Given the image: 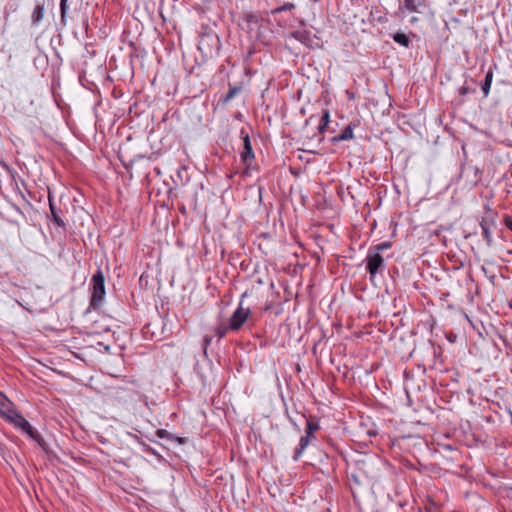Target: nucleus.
Listing matches in <instances>:
<instances>
[{
  "label": "nucleus",
  "instance_id": "nucleus-25",
  "mask_svg": "<svg viewBox=\"0 0 512 512\" xmlns=\"http://www.w3.org/2000/svg\"><path fill=\"white\" fill-rule=\"evenodd\" d=\"M467 92V88L462 89V94H465Z\"/></svg>",
  "mask_w": 512,
  "mask_h": 512
},
{
  "label": "nucleus",
  "instance_id": "nucleus-23",
  "mask_svg": "<svg viewBox=\"0 0 512 512\" xmlns=\"http://www.w3.org/2000/svg\"><path fill=\"white\" fill-rule=\"evenodd\" d=\"M212 341V337L210 336H205L204 339H203V342H204V345L205 347H207ZM206 350V348H204Z\"/></svg>",
  "mask_w": 512,
  "mask_h": 512
},
{
  "label": "nucleus",
  "instance_id": "nucleus-12",
  "mask_svg": "<svg viewBox=\"0 0 512 512\" xmlns=\"http://www.w3.org/2000/svg\"><path fill=\"white\" fill-rule=\"evenodd\" d=\"M423 5V0H404L403 6L410 12H417L418 8Z\"/></svg>",
  "mask_w": 512,
  "mask_h": 512
},
{
  "label": "nucleus",
  "instance_id": "nucleus-4",
  "mask_svg": "<svg viewBox=\"0 0 512 512\" xmlns=\"http://www.w3.org/2000/svg\"><path fill=\"white\" fill-rule=\"evenodd\" d=\"M366 268L371 276H374L384 264V259L380 253L369 252L366 257Z\"/></svg>",
  "mask_w": 512,
  "mask_h": 512
},
{
  "label": "nucleus",
  "instance_id": "nucleus-20",
  "mask_svg": "<svg viewBox=\"0 0 512 512\" xmlns=\"http://www.w3.org/2000/svg\"><path fill=\"white\" fill-rule=\"evenodd\" d=\"M295 8V5L293 3H285L284 5H282L281 7L277 8L275 10V12H283V11H288V10H292Z\"/></svg>",
  "mask_w": 512,
  "mask_h": 512
},
{
  "label": "nucleus",
  "instance_id": "nucleus-6",
  "mask_svg": "<svg viewBox=\"0 0 512 512\" xmlns=\"http://www.w3.org/2000/svg\"><path fill=\"white\" fill-rule=\"evenodd\" d=\"M241 158L246 165L254 159V153L248 135L243 138V151L241 153Z\"/></svg>",
  "mask_w": 512,
  "mask_h": 512
},
{
  "label": "nucleus",
  "instance_id": "nucleus-21",
  "mask_svg": "<svg viewBox=\"0 0 512 512\" xmlns=\"http://www.w3.org/2000/svg\"><path fill=\"white\" fill-rule=\"evenodd\" d=\"M156 435L159 437V438H169L171 439L172 436L164 429H158L157 432H156Z\"/></svg>",
  "mask_w": 512,
  "mask_h": 512
},
{
  "label": "nucleus",
  "instance_id": "nucleus-16",
  "mask_svg": "<svg viewBox=\"0 0 512 512\" xmlns=\"http://www.w3.org/2000/svg\"><path fill=\"white\" fill-rule=\"evenodd\" d=\"M228 331H231V328L229 327V323L227 324H221L216 329V334L219 337V339L223 338Z\"/></svg>",
  "mask_w": 512,
  "mask_h": 512
},
{
  "label": "nucleus",
  "instance_id": "nucleus-3",
  "mask_svg": "<svg viewBox=\"0 0 512 512\" xmlns=\"http://www.w3.org/2000/svg\"><path fill=\"white\" fill-rule=\"evenodd\" d=\"M5 418L13 423L16 427L27 433L31 438L36 439V433L33 431L30 423L18 412L12 409Z\"/></svg>",
  "mask_w": 512,
  "mask_h": 512
},
{
  "label": "nucleus",
  "instance_id": "nucleus-18",
  "mask_svg": "<svg viewBox=\"0 0 512 512\" xmlns=\"http://www.w3.org/2000/svg\"><path fill=\"white\" fill-rule=\"evenodd\" d=\"M318 429V424L313 422H307V427L305 433L310 438L313 436V433Z\"/></svg>",
  "mask_w": 512,
  "mask_h": 512
},
{
  "label": "nucleus",
  "instance_id": "nucleus-14",
  "mask_svg": "<svg viewBox=\"0 0 512 512\" xmlns=\"http://www.w3.org/2000/svg\"><path fill=\"white\" fill-rule=\"evenodd\" d=\"M393 39H394L395 42H397L398 44H400V45H402L404 47H408L409 46L410 40L407 37V35H405L404 33H396L393 36Z\"/></svg>",
  "mask_w": 512,
  "mask_h": 512
},
{
  "label": "nucleus",
  "instance_id": "nucleus-11",
  "mask_svg": "<svg viewBox=\"0 0 512 512\" xmlns=\"http://www.w3.org/2000/svg\"><path fill=\"white\" fill-rule=\"evenodd\" d=\"M492 80H493V71L492 70H489L487 73H486V76H485V79L481 85V89L483 91V94L485 96H488L489 94V91H490V87H491V83H492Z\"/></svg>",
  "mask_w": 512,
  "mask_h": 512
},
{
  "label": "nucleus",
  "instance_id": "nucleus-9",
  "mask_svg": "<svg viewBox=\"0 0 512 512\" xmlns=\"http://www.w3.org/2000/svg\"><path fill=\"white\" fill-rule=\"evenodd\" d=\"M310 437L305 435L300 438L299 447L295 450V454L293 456L294 460L297 461L302 455L305 448L308 446L310 442Z\"/></svg>",
  "mask_w": 512,
  "mask_h": 512
},
{
  "label": "nucleus",
  "instance_id": "nucleus-13",
  "mask_svg": "<svg viewBox=\"0 0 512 512\" xmlns=\"http://www.w3.org/2000/svg\"><path fill=\"white\" fill-rule=\"evenodd\" d=\"M480 226L482 229V236L486 240L487 245L492 246L493 240H492V235H491L488 223L485 221H482Z\"/></svg>",
  "mask_w": 512,
  "mask_h": 512
},
{
  "label": "nucleus",
  "instance_id": "nucleus-24",
  "mask_svg": "<svg viewBox=\"0 0 512 512\" xmlns=\"http://www.w3.org/2000/svg\"><path fill=\"white\" fill-rule=\"evenodd\" d=\"M506 226L510 231H512V219L506 220Z\"/></svg>",
  "mask_w": 512,
  "mask_h": 512
},
{
  "label": "nucleus",
  "instance_id": "nucleus-10",
  "mask_svg": "<svg viewBox=\"0 0 512 512\" xmlns=\"http://www.w3.org/2000/svg\"><path fill=\"white\" fill-rule=\"evenodd\" d=\"M353 128L348 125L346 126L342 131L341 133L334 137V141H345V140H349V139H352L353 138Z\"/></svg>",
  "mask_w": 512,
  "mask_h": 512
},
{
  "label": "nucleus",
  "instance_id": "nucleus-8",
  "mask_svg": "<svg viewBox=\"0 0 512 512\" xmlns=\"http://www.w3.org/2000/svg\"><path fill=\"white\" fill-rule=\"evenodd\" d=\"M12 409L11 401L0 392V415L5 417Z\"/></svg>",
  "mask_w": 512,
  "mask_h": 512
},
{
  "label": "nucleus",
  "instance_id": "nucleus-5",
  "mask_svg": "<svg viewBox=\"0 0 512 512\" xmlns=\"http://www.w3.org/2000/svg\"><path fill=\"white\" fill-rule=\"evenodd\" d=\"M199 49L211 53L213 50L219 49V38L215 34H206L201 36L199 41Z\"/></svg>",
  "mask_w": 512,
  "mask_h": 512
},
{
  "label": "nucleus",
  "instance_id": "nucleus-17",
  "mask_svg": "<svg viewBox=\"0 0 512 512\" xmlns=\"http://www.w3.org/2000/svg\"><path fill=\"white\" fill-rule=\"evenodd\" d=\"M329 112L328 111H324L323 115H322V118H321V122L319 124V130L320 132H323V130L327 127L328 123H329Z\"/></svg>",
  "mask_w": 512,
  "mask_h": 512
},
{
  "label": "nucleus",
  "instance_id": "nucleus-22",
  "mask_svg": "<svg viewBox=\"0 0 512 512\" xmlns=\"http://www.w3.org/2000/svg\"><path fill=\"white\" fill-rule=\"evenodd\" d=\"M67 9V0L60 1L61 17L64 18Z\"/></svg>",
  "mask_w": 512,
  "mask_h": 512
},
{
  "label": "nucleus",
  "instance_id": "nucleus-2",
  "mask_svg": "<svg viewBox=\"0 0 512 512\" xmlns=\"http://www.w3.org/2000/svg\"><path fill=\"white\" fill-rule=\"evenodd\" d=\"M105 295V280L102 271L98 270L92 277V296L90 304L97 307Z\"/></svg>",
  "mask_w": 512,
  "mask_h": 512
},
{
  "label": "nucleus",
  "instance_id": "nucleus-15",
  "mask_svg": "<svg viewBox=\"0 0 512 512\" xmlns=\"http://www.w3.org/2000/svg\"><path fill=\"white\" fill-rule=\"evenodd\" d=\"M50 209H51V214H52V218H53V221L54 223L59 226V227H63L64 226V222L63 220L60 218V216L58 215V213L56 212L53 204L50 202Z\"/></svg>",
  "mask_w": 512,
  "mask_h": 512
},
{
  "label": "nucleus",
  "instance_id": "nucleus-7",
  "mask_svg": "<svg viewBox=\"0 0 512 512\" xmlns=\"http://www.w3.org/2000/svg\"><path fill=\"white\" fill-rule=\"evenodd\" d=\"M44 4H37L31 15L33 25H39L44 18Z\"/></svg>",
  "mask_w": 512,
  "mask_h": 512
},
{
  "label": "nucleus",
  "instance_id": "nucleus-19",
  "mask_svg": "<svg viewBox=\"0 0 512 512\" xmlns=\"http://www.w3.org/2000/svg\"><path fill=\"white\" fill-rule=\"evenodd\" d=\"M391 246H392L391 242L380 243V244L375 246V251L374 252L380 253L383 250L391 248Z\"/></svg>",
  "mask_w": 512,
  "mask_h": 512
},
{
  "label": "nucleus",
  "instance_id": "nucleus-1",
  "mask_svg": "<svg viewBox=\"0 0 512 512\" xmlns=\"http://www.w3.org/2000/svg\"><path fill=\"white\" fill-rule=\"evenodd\" d=\"M246 296V293L242 294V298ZM251 315L250 307L244 306L243 299H241L237 309L231 315L228 323L231 331H238L243 324L248 320Z\"/></svg>",
  "mask_w": 512,
  "mask_h": 512
}]
</instances>
